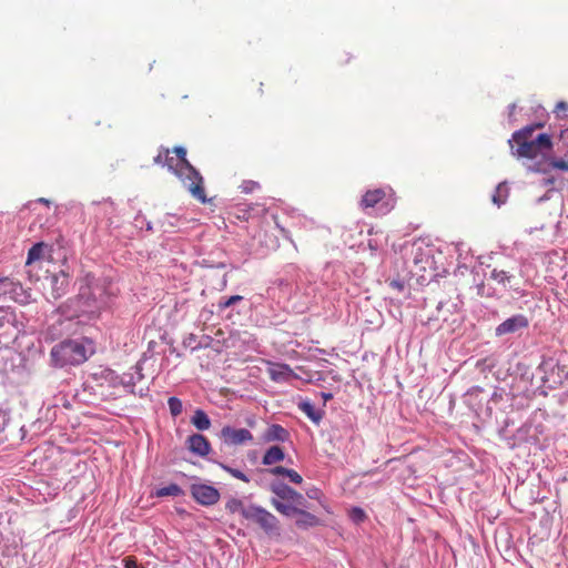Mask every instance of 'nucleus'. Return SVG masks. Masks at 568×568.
<instances>
[{
    "mask_svg": "<svg viewBox=\"0 0 568 568\" xmlns=\"http://www.w3.org/2000/svg\"><path fill=\"white\" fill-rule=\"evenodd\" d=\"M102 304L93 287L87 283L80 286L75 297L69 298L59 306V312L67 318H78L81 323H90L100 317Z\"/></svg>",
    "mask_w": 568,
    "mask_h": 568,
    "instance_id": "f257e3e1",
    "label": "nucleus"
},
{
    "mask_svg": "<svg viewBox=\"0 0 568 568\" xmlns=\"http://www.w3.org/2000/svg\"><path fill=\"white\" fill-rule=\"evenodd\" d=\"M95 352V345L88 337L64 339L50 352V362L54 367L75 366L88 361Z\"/></svg>",
    "mask_w": 568,
    "mask_h": 568,
    "instance_id": "f03ea898",
    "label": "nucleus"
},
{
    "mask_svg": "<svg viewBox=\"0 0 568 568\" xmlns=\"http://www.w3.org/2000/svg\"><path fill=\"white\" fill-rule=\"evenodd\" d=\"M511 154L518 159L536 160L545 159L546 154L552 150L551 136L547 133H540L535 140L523 141L509 144Z\"/></svg>",
    "mask_w": 568,
    "mask_h": 568,
    "instance_id": "7ed1b4c3",
    "label": "nucleus"
},
{
    "mask_svg": "<svg viewBox=\"0 0 568 568\" xmlns=\"http://www.w3.org/2000/svg\"><path fill=\"white\" fill-rule=\"evenodd\" d=\"M173 152L176 154V160L181 163L189 173H191L192 182H189L187 190L193 197L202 203H206L205 191L203 186V178L200 172L187 161L186 149L183 146H175Z\"/></svg>",
    "mask_w": 568,
    "mask_h": 568,
    "instance_id": "20e7f679",
    "label": "nucleus"
},
{
    "mask_svg": "<svg viewBox=\"0 0 568 568\" xmlns=\"http://www.w3.org/2000/svg\"><path fill=\"white\" fill-rule=\"evenodd\" d=\"M245 519L257 524L267 534L278 529L277 518L272 513L257 505L247 506Z\"/></svg>",
    "mask_w": 568,
    "mask_h": 568,
    "instance_id": "39448f33",
    "label": "nucleus"
},
{
    "mask_svg": "<svg viewBox=\"0 0 568 568\" xmlns=\"http://www.w3.org/2000/svg\"><path fill=\"white\" fill-rule=\"evenodd\" d=\"M528 326L529 320L527 318L526 315L515 314L496 326L495 336L501 337L505 335L518 334L521 331L528 328Z\"/></svg>",
    "mask_w": 568,
    "mask_h": 568,
    "instance_id": "423d86ee",
    "label": "nucleus"
},
{
    "mask_svg": "<svg viewBox=\"0 0 568 568\" xmlns=\"http://www.w3.org/2000/svg\"><path fill=\"white\" fill-rule=\"evenodd\" d=\"M191 495L203 506H212L220 499L219 490L215 487L205 484H193L191 486Z\"/></svg>",
    "mask_w": 568,
    "mask_h": 568,
    "instance_id": "0eeeda50",
    "label": "nucleus"
},
{
    "mask_svg": "<svg viewBox=\"0 0 568 568\" xmlns=\"http://www.w3.org/2000/svg\"><path fill=\"white\" fill-rule=\"evenodd\" d=\"M220 437L227 445H242L253 439V435L248 429L233 428L231 426H224L221 429Z\"/></svg>",
    "mask_w": 568,
    "mask_h": 568,
    "instance_id": "6e6552de",
    "label": "nucleus"
},
{
    "mask_svg": "<svg viewBox=\"0 0 568 568\" xmlns=\"http://www.w3.org/2000/svg\"><path fill=\"white\" fill-rule=\"evenodd\" d=\"M164 166L169 169L174 175H176L183 185L187 189L189 182H192L191 173L184 170L183 165L179 163L176 158L170 156V151L164 150Z\"/></svg>",
    "mask_w": 568,
    "mask_h": 568,
    "instance_id": "1a4fd4ad",
    "label": "nucleus"
},
{
    "mask_svg": "<svg viewBox=\"0 0 568 568\" xmlns=\"http://www.w3.org/2000/svg\"><path fill=\"white\" fill-rule=\"evenodd\" d=\"M187 448L196 456L205 457L211 452L209 440L202 434H192L187 437Z\"/></svg>",
    "mask_w": 568,
    "mask_h": 568,
    "instance_id": "9d476101",
    "label": "nucleus"
},
{
    "mask_svg": "<svg viewBox=\"0 0 568 568\" xmlns=\"http://www.w3.org/2000/svg\"><path fill=\"white\" fill-rule=\"evenodd\" d=\"M51 283V297L57 301L63 295L67 294L69 290V276L64 272H60L58 274H53L50 278Z\"/></svg>",
    "mask_w": 568,
    "mask_h": 568,
    "instance_id": "9b49d317",
    "label": "nucleus"
},
{
    "mask_svg": "<svg viewBox=\"0 0 568 568\" xmlns=\"http://www.w3.org/2000/svg\"><path fill=\"white\" fill-rule=\"evenodd\" d=\"M262 438L265 443H271V442L285 443L290 439V432L278 424H272L264 432Z\"/></svg>",
    "mask_w": 568,
    "mask_h": 568,
    "instance_id": "f8f14e48",
    "label": "nucleus"
},
{
    "mask_svg": "<svg viewBox=\"0 0 568 568\" xmlns=\"http://www.w3.org/2000/svg\"><path fill=\"white\" fill-rule=\"evenodd\" d=\"M268 375L274 382H285L295 376L290 365L284 363L271 364Z\"/></svg>",
    "mask_w": 568,
    "mask_h": 568,
    "instance_id": "ddd939ff",
    "label": "nucleus"
},
{
    "mask_svg": "<svg viewBox=\"0 0 568 568\" xmlns=\"http://www.w3.org/2000/svg\"><path fill=\"white\" fill-rule=\"evenodd\" d=\"M270 490L280 499L291 501L293 497H300V493L283 481L275 480L270 484Z\"/></svg>",
    "mask_w": 568,
    "mask_h": 568,
    "instance_id": "4468645a",
    "label": "nucleus"
},
{
    "mask_svg": "<svg viewBox=\"0 0 568 568\" xmlns=\"http://www.w3.org/2000/svg\"><path fill=\"white\" fill-rule=\"evenodd\" d=\"M9 296L14 302L22 305L29 304L32 301L30 290L24 288L20 282L16 281H12V286L10 287Z\"/></svg>",
    "mask_w": 568,
    "mask_h": 568,
    "instance_id": "2eb2a0df",
    "label": "nucleus"
},
{
    "mask_svg": "<svg viewBox=\"0 0 568 568\" xmlns=\"http://www.w3.org/2000/svg\"><path fill=\"white\" fill-rule=\"evenodd\" d=\"M542 128V123L529 124L513 133L511 139L508 140V144L518 143L528 140H535L532 133L536 129Z\"/></svg>",
    "mask_w": 568,
    "mask_h": 568,
    "instance_id": "dca6fc26",
    "label": "nucleus"
},
{
    "mask_svg": "<svg viewBox=\"0 0 568 568\" xmlns=\"http://www.w3.org/2000/svg\"><path fill=\"white\" fill-rule=\"evenodd\" d=\"M298 408L316 425L322 422L325 414L323 409L316 408L310 400L298 403Z\"/></svg>",
    "mask_w": 568,
    "mask_h": 568,
    "instance_id": "f3484780",
    "label": "nucleus"
},
{
    "mask_svg": "<svg viewBox=\"0 0 568 568\" xmlns=\"http://www.w3.org/2000/svg\"><path fill=\"white\" fill-rule=\"evenodd\" d=\"M296 516L297 518L295 520V524L298 528L307 529L320 525V519L315 515L306 511L303 508L298 509Z\"/></svg>",
    "mask_w": 568,
    "mask_h": 568,
    "instance_id": "a211bd4d",
    "label": "nucleus"
},
{
    "mask_svg": "<svg viewBox=\"0 0 568 568\" xmlns=\"http://www.w3.org/2000/svg\"><path fill=\"white\" fill-rule=\"evenodd\" d=\"M285 458V453L282 447L274 445L271 446L263 455L262 464L265 466H272Z\"/></svg>",
    "mask_w": 568,
    "mask_h": 568,
    "instance_id": "6ab92c4d",
    "label": "nucleus"
},
{
    "mask_svg": "<svg viewBox=\"0 0 568 568\" xmlns=\"http://www.w3.org/2000/svg\"><path fill=\"white\" fill-rule=\"evenodd\" d=\"M191 423L197 430L201 432L207 430L211 427L210 417L203 409L200 408L194 412L193 416L191 417Z\"/></svg>",
    "mask_w": 568,
    "mask_h": 568,
    "instance_id": "aec40b11",
    "label": "nucleus"
},
{
    "mask_svg": "<svg viewBox=\"0 0 568 568\" xmlns=\"http://www.w3.org/2000/svg\"><path fill=\"white\" fill-rule=\"evenodd\" d=\"M271 504L280 514L286 517L296 516L300 509L297 506H294L291 501L283 503L277 498H272Z\"/></svg>",
    "mask_w": 568,
    "mask_h": 568,
    "instance_id": "412c9836",
    "label": "nucleus"
},
{
    "mask_svg": "<svg viewBox=\"0 0 568 568\" xmlns=\"http://www.w3.org/2000/svg\"><path fill=\"white\" fill-rule=\"evenodd\" d=\"M384 196L385 192L382 189L367 191L362 199V205L364 207H374Z\"/></svg>",
    "mask_w": 568,
    "mask_h": 568,
    "instance_id": "4be33fe9",
    "label": "nucleus"
},
{
    "mask_svg": "<svg viewBox=\"0 0 568 568\" xmlns=\"http://www.w3.org/2000/svg\"><path fill=\"white\" fill-rule=\"evenodd\" d=\"M204 339H205V343H203L202 341H197V336L195 334H193V333H190L189 335H186L183 338V345L185 347L191 348V351L194 352V351H197L200 348L209 346V343H210L211 338L209 336H204Z\"/></svg>",
    "mask_w": 568,
    "mask_h": 568,
    "instance_id": "5701e85b",
    "label": "nucleus"
},
{
    "mask_svg": "<svg viewBox=\"0 0 568 568\" xmlns=\"http://www.w3.org/2000/svg\"><path fill=\"white\" fill-rule=\"evenodd\" d=\"M184 495V490L178 485V484H170L168 486L161 487L156 489L155 496L156 497H180Z\"/></svg>",
    "mask_w": 568,
    "mask_h": 568,
    "instance_id": "b1692460",
    "label": "nucleus"
},
{
    "mask_svg": "<svg viewBox=\"0 0 568 568\" xmlns=\"http://www.w3.org/2000/svg\"><path fill=\"white\" fill-rule=\"evenodd\" d=\"M44 246H45L44 243L39 242V243L33 244L30 247V250L28 252V256H27L26 266H29L33 262H36V261L41 258V256L43 254Z\"/></svg>",
    "mask_w": 568,
    "mask_h": 568,
    "instance_id": "393cba45",
    "label": "nucleus"
},
{
    "mask_svg": "<svg viewBox=\"0 0 568 568\" xmlns=\"http://www.w3.org/2000/svg\"><path fill=\"white\" fill-rule=\"evenodd\" d=\"M226 510H229L232 514L239 513L245 518V511L247 510V506L244 505V503L239 498H231L225 504Z\"/></svg>",
    "mask_w": 568,
    "mask_h": 568,
    "instance_id": "a878e982",
    "label": "nucleus"
},
{
    "mask_svg": "<svg viewBox=\"0 0 568 568\" xmlns=\"http://www.w3.org/2000/svg\"><path fill=\"white\" fill-rule=\"evenodd\" d=\"M138 383L135 375L132 372L124 373L119 377V384H121L130 393L134 394V386Z\"/></svg>",
    "mask_w": 568,
    "mask_h": 568,
    "instance_id": "bb28decb",
    "label": "nucleus"
},
{
    "mask_svg": "<svg viewBox=\"0 0 568 568\" xmlns=\"http://www.w3.org/2000/svg\"><path fill=\"white\" fill-rule=\"evenodd\" d=\"M507 195H508V187L506 186V184L500 183L496 187V191L493 195V202L496 205L500 206L501 204H504L506 202Z\"/></svg>",
    "mask_w": 568,
    "mask_h": 568,
    "instance_id": "cd10ccee",
    "label": "nucleus"
},
{
    "mask_svg": "<svg viewBox=\"0 0 568 568\" xmlns=\"http://www.w3.org/2000/svg\"><path fill=\"white\" fill-rule=\"evenodd\" d=\"M243 296L241 295H232L230 297H222L217 303V308L220 312L226 310L227 307L236 305L239 302L243 301Z\"/></svg>",
    "mask_w": 568,
    "mask_h": 568,
    "instance_id": "c85d7f7f",
    "label": "nucleus"
},
{
    "mask_svg": "<svg viewBox=\"0 0 568 568\" xmlns=\"http://www.w3.org/2000/svg\"><path fill=\"white\" fill-rule=\"evenodd\" d=\"M168 406L173 417H178L183 410V404L181 399L174 396L168 399Z\"/></svg>",
    "mask_w": 568,
    "mask_h": 568,
    "instance_id": "c756f323",
    "label": "nucleus"
},
{
    "mask_svg": "<svg viewBox=\"0 0 568 568\" xmlns=\"http://www.w3.org/2000/svg\"><path fill=\"white\" fill-rule=\"evenodd\" d=\"M220 466H221V468L223 470L229 473L234 478L240 479V480H242L244 483H248L250 481L248 476H246V474H244L242 470L233 468V467H231L229 465H225V464H222V463H220Z\"/></svg>",
    "mask_w": 568,
    "mask_h": 568,
    "instance_id": "7c9ffc66",
    "label": "nucleus"
},
{
    "mask_svg": "<svg viewBox=\"0 0 568 568\" xmlns=\"http://www.w3.org/2000/svg\"><path fill=\"white\" fill-rule=\"evenodd\" d=\"M513 276L508 274V272L503 270L494 268L490 273V278L496 281L499 284L506 285L507 282L510 281Z\"/></svg>",
    "mask_w": 568,
    "mask_h": 568,
    "instance_id": "2f4dec72",
    "label": "nucleus"
},
{
    "mask_svg": "<svg viewBox=\"0 0 568 568\" xmlns=\"http://www.w3.org/2000/svg\"><path fill=\"white\" fill-rule=\"evenodd\" d=\"M0 327H4L6 325H13L16 322V315L13 312L0 308Z\"/></svg>",
    "mask_w": 568,
    "mask_h": 568,
    "instance_id": "473e14b6",
    "label": "nucleus"
},
{
    "mask_svg": "<svg viewBox=\"0 0 568 568\" xmlns=\"http://www.w3.org/2000/svg\"><path fill=\"white\" fill-rule=\"evenodd\" d=\"M349 518L355 524L363 523L366 518L365 511L359 507H353L349 511Z\"/></svg>",
    "mask_w": 568,
    "mask_h": 568,
    "instance_id": "72a5a7b5",
    "label": "nucleus"
},
{
    "mask_svg": "<svg viewBox=\"0 0 568 568\" xmlns=\"http://www.w3.org/2000/svg\"><path fill=\"white\" fill-rule=\"evenodd\" d=\"M12 281L9 277H0V296L9 295L10 287L12 286Z\"/></svg>",
    "mask_w": 568,
    "mask_h": 568,
    "instance_id": "f704fd0d",
    "label": "nucleus"
},
{
    "mask_svg": "<svg viewBox=\"0 0 568 568\" xmlns=\"http://www.w3.org/2000/svg\"><path fill=\"white\" fill-rule=\"evenodd\" d=\"M285 477H287L291 483H294V484H297V485L303 481L302 476L297 471H295L294 469H290L288 468L287 471H286V476Z\"/></svg>",
    "mask_w": 568,
    "mask_h": 568,
    "instance_id": "c9c22d12",
    "label": "nucleus"
},
{
    "mask_svg": "<svg viewBox=\"0 0 568 568\" xmlns=\"http://www.w3.org/2000/svg\"><path fill=\"white\" fill-rule=\"evenodd\" d=\"M288 468H285L283 466H275L268 469H265L264 471L274 475V476H286V471Z\"/></svg>",
    "mask_w": 568,
    "mask_h": 568,
    "instance_id": "e433bc0d",
    "label": "nucleus"
},
{
    "mask_svg": "<svg viewBox=\"0 0 568 568\" xmlns=\"http://www.w3.org/2000/svg\"><path fill=\"white\" fill-rule=\"evenodd\" d=\"M551 168L559 169L562 171H568V162L562 159H555L550 162Z\"/></svg>",
    "mask_w": 568,
    "mask_h": 568,
    "instance_id": "4c0bfd02",
    "label": "nucleus"
},
{
    "mask_svg": "<svg viewBox=\"0 0 568 568\" xmlns=\"http://www.w3.org/2000/svg\"><path fill=\"white\" fill-rule=\"evenodd\" d=\"M291 503L294 505V506H297L298 508H305L306 507V499L304 498V496L302 494H300V497H293L291 499Z\"/></svg>",
    "mask_w": 568,
    "mask_h": 568,
    "instance_id": "58836bf2",
    "label": "nucleus"
},
{
    "mask_svg": "<svg viewBox=\"0 0 568 568\" xmlns=\"http://www.w3.org/2000/svg\"><path fill=\"white\" fill-rule=\"evenodd\" d=\"M527 169L531 172H546L547 170L544 168V162L538 161L534 164H528Z\"/></svg>",
    "mask_w": 568,
    "mask_h": 568,
    "instance_id": "ea45409f",
    "label": "nucleus"
},
{
    "mask_svg": "<svg viewBox=\"0 0 568 568\" xmlns=\"http://www.w3.org/2000/svg\"><path fill=\"white\" fill-rule=\"evenodd\" d=\"M132 369H134L135 379L140 382L143 378L142 374V365L140 363L135 364Z\"/></svg>",
    "mask_w": 568,
    "mask_h": 568,
    "instance_id": "a19ab883",
    "label": "nucleus"
},
{
    "mask_svg": "<svg viewBox=\"0 0 568 568\" xmlns=\"http://www.w3.org/2000/svg\"><path fill=\"white\" fill-rule=\"evenodd\" d=\"M164 148H162L159 152V154L154 158L155 164L164 165Z\"/></svg>",
    "mask_w": 568,
    "mask_h": 568,
    "instance_id": "79ce46f5",
    "label": "nucleus"
},
{
    "mask_svg": "<svg viewBox=\"0 0 568 568\" xmlns=\"http://www.w3.org/2000/svg\"><path fill=\"white\" fill-rule=\"evenodd\" d=\"M258 184L256 182H253V181H250V182H246L244 185H243V192L245 193H248L253 190L254 186H257Z\"/></svg>",
    "mask_w": 568,
    "mask_h": 568,
    "instance_id": "37998d69",
    "label": "nucleus"
},
{
    "mask_svg": "<svg viewBox=\"0 0 568 568\" xmlns=\"http://www.w3.org/2000/svg\"><path fill=\"white\" fill-rule=\"evenodd\" d=\"M124 561H125V568H141V567H138L136 561L132 558H125Z\"/></svg>",
    "mask_w": 568,
    "mask_h": 568,
    "instance_id": "c03bdc74",
    "label": "nucleus"
},
{
    "mask_svg": "<svg viewBox=\"0 0 568 568\" xmlns=\"http://www.w3.org/2000/svg\"><path fill=\"white\" fill-rule=\"evenodd\" d=\"M97 204H103V205L110 206V207L113 206V202L110 199H105L102 202H92V205H97Z\"/></svg>",
    "mask_w": 568,
    "mask_h": 568,
    "instance_id": "a18cd8bd",
    "label": "nucleus"
},
{
    "mask_svg": "<svg viewBox=\"0 0 568 568\" xmlns=\"http://www.w3.org/2000/svg\"><path fill=\"white\" fill-rule=\"evenodd\" d=\"M515 110H516V104L515 103H511V104L508 105V118H509V120H511Z\"/></svg>",
    "mask_w": 568,
    "mask_h": 568,
    "instance_id": "49530a36",
    "label": "nucleus"
},
{
    "mask_svg": "<svg viewBox=\"0 0 568 568\" xmlns=\"http://www.w3.org/2000/svg\"><path fill=\"white\" fill-rule=\"evenodd\" d=\"M321 397L323 398L324 403H326L327 400L333 398V394L332 393L322 392L321 393Z\"/></svg>",
    "mask_w": 568,
    "mask_h": 568,
    "instance_id": "de8ad7c7",
    "label": "nucleus"
},
{
    "mask_svg": "<svg viewBox=\"0 0 568 568\" xmlns=\"http://www.w3.org/2000/svg\"><path fill=\"white\" fill-rule=\"evenodd\" d=\"M557 106H558V108H560V109H564V110H566V109H567V104H566L565 102H559V103L557 104Z\"/></svg>",
    "mask_w": 568,
    "mask_h": 568,
    "instance_id": "09e8293b",
    "label": "nucleus"
},
{
    "mask_svg": "<svg viewBox=\"0 0 568 568\" xmlns=\"http://www.w3.org/2000/svg\"><path fill=\"white\" fill-rule=\"evenodd\" d=\"M444 303L443 302H439L438 305H437V311L439 312L443 307Z\"/></svg>",
    "mask_w": 568,
    "mask_h": 568,
    "instance_id": "8fccbe9b",
    "label": "nucleus"
},
{
    "mask_svg": "<svg viewBox=\"0 0 568 568\" xmlns=\"http://www.w3.org/2000/svg\"><path fill=\"white\" fill-rule=\"evenodd\" d=\"M39 202H41V203H47V204L49 203V201H48V200H45V199H43V197L39 199Z\"/></svg>",
    "mask_w": 568,
    "mask_h": 568,
    "instance_id": "3c124183",
    "label": "nucleus"
},
{
    "mask_svg": "<svg viewBox=\"0 0 568 568\" xmlns=\"http://www.w3.org/2000/svg\"><path fill=\"white\" fill-rule=\"evenodd\" d=\"M552 182H554V180L549 179V180L546 181V184H551Z\"/></svg>",
    "mask_w": 568,
    "mask_h": 568,
    "instance_id": "603ef678",
    "label": "nucleus"
},
{
    "mask_svg": "<svg viewBox=\"0 0 568 568\" xmlns=\"http://www.w3.org/2000/svg\"><path fill=\"white\" fill-rule=\"evenodd\" d=\"M146 229H148V231H151L152 230V225L150 223H148Z\"/></svg>",
    "mask_w": 568,
    "mask_h": 568,
    "instance_id": "864d4df0",
    "label": "nucleus"
},
{
    "mask_svg": "<svg viewBox=\"0 0 568 568\" xmlns=\"http://www.w3.org/2000/svg\"><path fill=\"white\" fill-rule=\"evenodd\" d=\"M393 285H395V287L399 286V284L397 282H393Z\"/></svg>",
    "mask_w": 568,
    "mask_h": 568,
    "instance_id": "5fc2aeb1",
    "label": "nucleus"
}]
</instances>
